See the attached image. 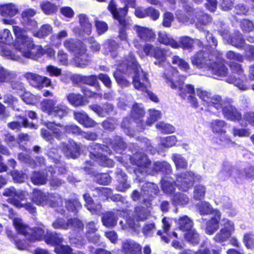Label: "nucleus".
<instances>
[{
  "mask_svg": "<svg viewBox=\"0 0 254 254\" xmlns=\"http://www.w3.org/2000/svg\"><path fill=\"white\" fill-rule=\"evenodd\" d=\"M164 77L167 83L172 88L179 87V95L184 99H188L189 103L194 108L198 107L197 99L194 96L195 90L190 84H186L182 87L179 86L184 82L185 76L179 75V71L172 66H169L164 72Z\"/></svg>",
  "mask_w": 254,
  "mask_h": 254,
  "instance_id": "f257e3e1",
  "label": "nucleus"
},
{
  "mask_svg": "<svg viewBox=\"0 0 254 254\" xmlns=\"http://www.w3.org/2000/svg\"><path fill=\"white\" fill-rule=\"evenodd\" d=\"M13 30L16 36L13 46L23 57L34 59L36 56L42 54V47L34 45L31 38L26 35L24 30L19 26H13Z\"/></svg>",
  "mask_w": 254,
  "mask_h": 254,
  "instance_id": "f03ea898",
  "label": "nucleus"
},
{
  "mask_svg": "<svg viewBox=\"0 0 254 254\" xmlns=\"http://www.w3.org/2000/svg\"><path fill=\"white\" fill-rule=\"evenodd\" d=\"M127 63L125 64V66L127 64V71L129 73L132 71V84L134 87L142 92H145L150 86V84L147 77L148 74L140 68L134 56L130 53L128 58H126Z\"/></svg>",
  "mask_w": 254,
  "mask_h": 254,
  "instance_id": "7ed1b4c3",
  "label": "nucleus"
},
{
  "mask_svg": "<svg viewBox=\"0 0 254 254\" xmlns=\"http://www.w3.org/2000/svg\"><path fill=\"white\" fill-rule=\"evenodd\" d=\"M212 56L203 51H199L191 57L193 65L199 68L207 67L212 73L218 76H225L227 73V68L224 64L220 62L213 63Z\"/></svg>",
  "mask_w": 254,
  "mask_h": 254,
  "instance_id": "20e7f679",
  "label": "nucleus"
},
{
  "mask_svg": "<svg viewBox=\"0 0 254 254\" xmlns=\"http://www.w3.org/2000/svg\"><path fill=\"white\" fill-rule=\"evenodd\" d=\"M64 47L69 52L74 53L72 64L76 67L84 68L88 65L90 57L86 53V48L81 41L72 38L65 39Z\"/></svg>",
  "mask_w": 254,
  "mask_h": 254,
  "instance_id": "39448f33",
  "label": "nucleus"
},
{
  "mask_svg": "<svg viewBox=\"0 0 254 254\" xmlns=\"http://www.w3.org/2000/svg\"><path fill=\"white\" fill-rule=\"evenodd\" d=\"M134 158L135 164L138 167V170L142 173L154 175L155 173L160 171L168 174L172 171L171 165L166 162H155L151 167L150 161L144 154H135Z\"/></svg>",
  "mask_w": 254,
  "mask_h": 254,
  "instance_id": "423d86ee",
  "label": "nucleus"
},
{
  "mask_svg": "<svg viewBox=\"0 0 254 254\" xmlns=\"http://www.w3.org/2000/svg\"><path fill=\"white\" fill-rule=\"evenodd\" d=\"M41 109L49 116L60 119L66 116L69 110V108L64 104L57 105V101L53 99L44 100L41 103Z\"/></svg>",
  "mask_w": 254,
  "mask_h": 254,
  "instance_id": "0eeeda50",
  "label": "nucleus"
},
{
  "mask_svg": "<svg viewBox=\"0 0 254 254\" xmlns=\"http://www.w3.org/2000/svg\"><path fill=\"white\" fill-rule=\"evenodd\" d=\"M32 200L37 205H49L52 207L58 206L59 203L62 201L58 194L44 193L38 190H33Z\"/></svg>",
  "mask_w": 254,
  "mask_h": 254,
  "instance_id": "6e6552de",
  "label": "nucleus"
},
{
  "mask_svg": "<svg viewBox=\"0 0 254 254\" xmlns=\"http://www.w3.org/2000/svg\"><path fill=\"white\" fill-rule=\"evenodd\" d=\"M90 152V157L92 159H96L103 166H112L113 165V161L105 156L103 153L105 151L109 154L110 153V149L109 147L101 145L95 143H92L89 148Z\"/></svg>",
  "mask_w": 254,
  "mask_h": 254,
  "instance_id": "1a4fd4ad",
  "label": "nucleus"
},
{
  "mask_svg": "<svg viewBox=\"0 0 254 254\" xmlns=\"http://www.w3.org/2000/svg\"><path fill=\"white\" fill-rule=\"evenodd\" d=\"M185 17L186 19L182 20L184 22L190 23L195 22L196 26L198 29H201L200 25H205L211 20L207 14H204L202 11L191 8L187 10Z\"/></svg>",
  "mask_w": 254,
  "mask_h": 254,
  "instance_id": "9d476101",
  "label": "nucleus"
},
{
  "mask_svg": "<svg viewBox=\"0 0 254 254\" xmlns=\"http://www.w3.org/2000/svg\"><path fill=\"white\" fill-rule=\"evenodd\" d=\"M120 0L126 4L123 8L117 9L115 2L114 0H111L109 4L108 9L112 14L113 17L118 20L121 24L124 25L125 23L124 18L128 10L127 5L134 7L135 5V0Z\"/></svg>",
  "mask_w": 254,
  "mask_h": 254,
  "instance_id": "9b49d317",
  "label": "nucleus"
},
{
  "mask_svg": "<svg viewBox=\"0 0 254 254\" xmlns=\"http://www.w3.org/2000/svg\"><path fill=\"white\" fill-rule=\"evenodd\" d=\"M200 179L199 175H195L192 172L187 171L177 176L175 184L180 190L187 191L192 187L194 181H198Z\"/></svg>",
  "mask_w": 254,
  "mask_h": 254,
  "instance_id": "f8f14e48",
  "label": "nucleus"
},
{
  "mask_svg": "<svg viewBox=\"0 0 254 254\" xmlns=\"http://www.w3.org/2000/svg\"><path fill=\"white\" fill-rule=\"evenodd\" d=\"M221 229L214 237V240L219 243L226 242L228 240L235 231L234 223L226 218L221 220Z\"/></svg>",
  "mask_w": 254,
  "mask_h": 254,
  "instance_id": "ddd939ff",
  "label": "nucleus"
},
{
  "mask_svg": "<svg viewBox=\"0 0 254 254\" xmlns=\"http://www.w3.org/2000/svg\"><path fill=\"white\" fill-rule=\"evenodd\" d=\"M52 226L54 229L64 230H79L83 228L82 222L76 218L65 220L62 218H58L53 222Z\"/></svg>",
  "mask_w": 254,
  "mask_h": 254,
  "instance_id": "4468645a",
  "label": "nucleus"
},
{
  "mask_svg": "<svg viewBox=\"0 0 254 254\" xmlns=\"http://www.w3.org/2000/svg\"><path fill=\"white\" fill-rule=\"evenodd\" d=\"M143 52L147 56L153 57L156 61L155 64H160L165 62L167 58V50L158 46L146 44L143 48Z\"/></svg>",
  "mask_w": 254,
  "mask_h": 254,
  "instance_id": "2eb2a0df",
  "label": "nucleus"
},
{
  "mask_svg": "<svg viewBox=\"0 0 254 254\" xmlns=\"http://www.w3.org/2000/svg\"><path fill=\"white\" fill-rule=\"evenodd\" d=\"M2 209V213L4 215L8 216V217L12 220L13 224L17 232H25V230H28L27 227L24 225L22 220L18 216V215L14 213L12 208L5 204H2L0 205Z\"/></svg>",
  "mask_w": 254,
  "mask_h": 254,
  "instance_id": "dca6fc26",
  "label": "nucleus"
},
{
  "mask_svg": "<svg viewBox=\"0 0 254 254\" xmlns=\"http://www.w3.org/2000/svg\"><path fill=\"white\" fill-rule=\"evenodd\" d=\"M24 77L32 86L39 89H41L44 86L47 87L51 85L50 79L35 73L27 72L24 74Z\"/></svg>",
  "mask_w": 254,
  "mask_h": 254,
  "instance_id": "f3484780",
  "label": "nucleus"
},
{
  "mask_svg": "<svg viewBox=\"0 0 254 254\" xmlns=\"http://www.w3.org/2000/svg\"><path fill=\"white\" fill-rule=\"evenodd\" d=\"M149 214V211L146 208L137 207L135 208L133 218L129 217L126 221L130 227L135 229L139 226L138 222L145 220Z\"/></svg>",
  "mask_w": 254,
  "mask_h": 254,
  "instance_id": "a211bd4d",
  "label": "nucleus"
},
{
  "mask_svg": "<svg viewBox=\"0 0 254 254\" xmlns=\"http://www.w3.org/2000/svg\"><path fill=\"white\" fill-rule=\"evenodd\" d=\"M24 225L28 228V230H25V232H18L23 235L25 238L29 242H33L36 241L41 240L45 235L44 230L40 228H35L34 229H31L29 227L24 224Z\"/></svg>",
  "mask_w": 254,
  "mask_h": 254,
  "instance_id": "6ab92c4d",
  "label": "nucleus"
},
{
  "mask_svg": "<svg viewBox=\"0 0 254 254\" xmlns=\"http://www.w3.org/2000/svg\"><path fill=\"white\" fill-rule=\"evenodd\" d=\"M124 211L117 210L115 212H107L104 213L102 217V222L104 226L108 228H112L117 224L118 216Z\"/></svg>",
  "mask_w": 254,
  "mask_h": 254,
  "instance_id": "aec40b11",
  "label": "nucleus"
},
{
  "mask_svg": "<svg viewBox=\"0 0 254 254\" xmlns=\"http://www.w3.org/2000/svg\"><path fill=\"white\" fill-rule=\"evenodd\" d=\"M137 37L142 41H149L155 38V34L152 29L146 27L135 25L133 28Z\"/></svg>",
  "mask_w": 254,
  "mask_h": 254,
  "instance_id": "412c9836",
  "label": "nucleus"
},
{
  "mask_svg": "<svg viewBox=\"0 0 254 254\" xmlns=\"http://www.w3.org/2000/svg\"><path fill=\"white\" fill-rule=\"evenodd\" d=\"M214 216L207 223L205 229L206 233L209 235H212L219 228V222L221 218V213L218 210L213 211Z\"/></svg>",
  "mask_w": 254,
  "mask_h": 254,
  "instance_id": "4be33fe9",
  "label": "nucleus"
},
{
  "mask_svg": "<svg viewBox=\"0 0 254 254\" xmlns=\"http://www.w3.org/2000/svg\"><path fill=\"white\" fill-rule=\"evenodd\" d=\"M62 150L67 157L75 158L80 150L79 146L73 141H69L68 144H62Z\"/></svg>",
  "mask_w": 254,
  "mask_h": 254,
  "instance_id": "5701e85b",
  "label": "nucleus"
},
{
  "mask_svg": "<svg viewBox=\"0 0 254 254\" xmlns=\"http://www.w3.org/2000/svg\"><path fill=\"white\" fill-rule=\"evenodd\" d=\"M19 12L17 5L13 3L0 4V15L2 16L12 17Z\"/></svg>",
  "mask_w": 254,
  "mask_h": 254,
  "instance_id": "b1692460",
  "label": "nucleus"
},
{
  "mask_svg": "<svg viewBox=\"0 0 254 254\" xmlns=\"http://www.w3.org/2000/svg\"><path fill=\"white\" fill-rule=\"evenodd\" d=\"M126 58H128V55L125 57L124 61L120 64L118 69L114 73L116 81L122 86H127L130 84L129 82L125 79L122 75H120L119 73L120 71H122L124 72H126L127 73L129 74V73L127 71V64L125 66V64L127 63V62L126 61ZM132 71L129 73V74L132 73Z\"/></svg>",
  "mask_w": 254,
  "mask_h": 254,
  "instance_id": "393cba45",
  "label": "nucleus"
},
{
  "mask_svg": "<svg viewBox=\"0 0 254 254\" xmlns=\"http://www.w3.org/2000/svg\"><path fill=\"white\" fill-rule=\"evenodd\" d=\"M122 249L125 254H137L140 252L141 247L132 240H126L123 243Z\"/></svg>",
  "mask_w": 254,
  "mask_h": 254,
  "instance_id": "a878e982",
  "label": "nucleus"
},
{
  "mask_svg": "<svg viewBox=\"0 0 254 254\" xmlns=\"http://www.w3.org/2000/svg\"><path fill=\"white\" fill-rule=\"evenodd\" d=\"M142 191L143 193L142 195L148 196V199H150V197H153L159 192V188L158 186L152 183L147 182L145 183L142 186Z\"/></svg>",
  "mask_w": 254,
  "mask_h": 254,
  "instance_id": "bb28decb",
  "label": "nucleus"
},
{
  "mask_svg": "<svg viewBox=\"0 0 254 254\" xmlns=\"http://www.w3.org/2000/svg\"><path fill=\"white\" fill-rule=\"evenodd\" d=\"M158 39L160 43L169 45L173 48L177 49L180 47L179 44L168 35L165 32L159 33Z\"/></svg>",
  "mask_w": 254,
  "mask_h": 254,
  "instance_id": "cd10ccee",
  "label": "nucleus"
},
{
  "mask_svg": "<svg viewBox=\"0 0 254 254\" xmlns=\"http://www.w3.org/2000/svg\"><path fill=\"white\" fill-rule=\"evenodd\" d=\"M178 227L180 230L187 232L193 229V222L187 216H183L178 219Z\"/></svg>",
  "mask_w": 254,
  "mask_h": 254,
  "instance_id": "c85d7f7f",
  "label": "nucleus"
},
{
  "mask_svg": "<svg viewBox=\"0 0 254 254\" xmlns=\"http://www.w3.org/2000/svg\"><path fill=\"white\" fill-rule=\"evenodd\" d=\"M89 108L100 116H105L113 111V107L110 104H106L101 107L97 105H90Z\"/></svg>",
  "mask_w": 254,
  "mask_h": 254,
  "instance_id": "c756f323",
  "label": "nucleus"
},
{
  "mask_svg": "<svg viewBox=\"0 0 254 254\" xmlns=\"http://www.w3.org/2000/svg\"><path fill=\"white\" fill-rule=\"evenodd\" d=\"M180 47L181 46L183 49H189L192 47L193 44H197L199 47L203 45L202 43L198 39H192L188 36H184L180 38Z\"/></svg>",
  "mask_w": 254,
  "mask_h": 254,
  "instance_id": "7c9ffc66",
  "label": "nucleus"
},
{
  "mask_svg": "<svg viewBox=\"0 0 254 254\" xmlns=\"http://www.w3.org/2000/svg\"><path fill=\"white\" fill-rule=\"evenodd\" d=\"M227 82L233 83L237 86L240 90L245 91L249 89V85L247 84V80L245 79V77L241 75V78H238L231 76L227 79Z\"/></svg>",
  "mask_w": 254,
  "mask_h": 254,
  "instance_id": "2f4dec72",
  "label": "nucleus"
},
{
  "mask_svg": "<svg viewBox=\"0 0 254 254\" xmlns=\"http://www.w3.org/2000/svg\"><path fill=\"white\" fill-rule=\"evenodd\" d=\"M0 55L14 61H20L21 59L19 55L12 53L6 45H0Z\"/></svg>",
  "mask_w": 254,
  "mask_h": 254,
  "instance_id": "473e14b6",
  "label": "nucleus"
},
{
  "mask_svg": "<svg viewBox=\"0 0 254 254\" xmlns=\"http://www.w3.org/2000/svg\"><path fill=\"white\" fill-rule=\"evenodd\" d=\"M44 240L47 244L57 245L58 246H60L63 241L61 234L57 233H47L44 237Z\"/></svg>",
  "mask_w": 254,
  "mask_h": 254,
  "instance_id": "72a5a7b5",
  "label": "nucleus"
},
{
  "mask_svg": "<svg viewBox=\"0 0 254 254\" xmlns=\"http://www.w3.org/2000/svg\"><path fill=\"white\" fill-rule=\"evenodd\" d=\"M67 36L68 33L66 30H62L56 34L51 35L50 40L52 45L55 47L59 48L62 44L61 40Z\"/></svg>",
  "mask_w": 254,
  "mask_h": 254,
  "instance_id": "f704fd0d",
  "label": "nucleus"
},
{
  "mask_svg": "<svg viewBox=\"0 0 254 254\" xmlns=\"http://www.w3.org/2000/svg\"><path fill=\"white\" fill-rule=\"evenodd\" d=\"M227 103L223 100L219 95H214L211 96L207 105L209 107H214L217 110H222L224 106Z\"/></svg>",
  "mask_w": 254,
  "mask_h": 254,
  "instance_id": "c9c22d12",
  "label": "nucleus"
},
{
  "mask_svg": "<svg viewBox=\"0 0 254 254\" xmlns=\"http://www.w3.org/2000/svg\"><path fill=\"white\" fill-rule=\"evenodd\" d=\"M52 31V26L50 24H46L41 26L38 31H34L33 34L35 37L42 38L48 36Z\"/></svg>",
  "mask_w": 254,
  "mask_h": 254,
  "instance_id": "e433bc0d",
  "label": "nucleus"
},
{
  "mask_svg": "<svg viewBox=\"0 0 254 254\" xmlns=\"http://www.w3.org/2000/svg\"><path fill=\"white\" fill-rule=\"evenodd\" d=\"M78 17L79 21L82 30L87 35H90L91 33L92 25L89 22L88 18L83 14H79Z\"/></svg>",
  "mask_w": 254,
  "mask_h": 254,
  "instance_id": "4c0bfd02",
  "label": "nucleus"
},
{
  "mask_svg": "<svg viewBox=\"0 0 254 254\" xmlns=\"http://www.w3.org/2000/svg\"><path fill=\"white\" fill-rule=\"evenodd\" d=\"M40 7L42 11L47 15L55 13L58 10V6L49 1L42 2Z\"/></svg>",
  "mask_w": 254,
  "mask_h": 254,
  "instance_id": "58836bf2",
  "label": "nucleus"
},
{
  "mask_svg": "<svg viewBox=\"0 0 254 254\" xmlns=\"http://www.w3.org/2000/svg\"><path fill=\"white\" fill-rule=\"evenodd\" d=\"M173 160L177 169H185L188 166V162L181 155L174 154L172 155Z\"/></svg>",
  "mask_w": 254,
  "mask_h": 254,
  "instance_id": "ea45409f",
  "label": "nucleus"
},
{
  "mask_svg": "<svg viewBox=\"0 0 254 254\" xmlns=\"http://www.w3.org/2000/svg\"><path fill=\"white\" fill-rule=\"evenodd\" d=\"M225 123L222 120H215L211 123V128L213 132L215 133H225Z\"/></svg>",
  "mask_w": 254,
  "mask_h": 254,
  "instance_id": "a19ab883",
  "label": "nucleus"
},
{
  "mask_svg": "<svg viewBox=\"0 0 254 254\" xmlns=\"http://www.w3.org/2000/svg\"><path fill=\"white\" fill-rule=\"evenodd\" d=\"M31 180L35 185H44L47 182V175L44 173L34 172L31 177Z\"/></svg>",
  "mask_w": 254,
  "mask_h": 254,
  "instance_id": "79ce46f5",
  "label": "nucleus"
},
{
  "mask_svg": "<svg viewBox=\"0 0 254 254\" xmlns=\"http://www.w3.org/2000/svg\"><path fill=\"white\" fill-rule=\"evenodd\" d=\"M162 189L167 195H174L175 186L173 182H171L169 179H163L161 181Z\"/></svg>",
  "mask_w": 254,
  "mask_h": 254,
  "instance_id": "37998d69",
  "label": "nucleus"
},
{
  "mask_svg": "<svg viewBox=\"0 0 254 254\" xmlns=\"http://www.w3.org/2000/svg\"><path fill=\"white\" fill-rule=\"evenodd\" d=\"M83 198L86 203L87 208L92 213H97L99 211L101 208L100 204H98L94 208V205L93 204V200L88 193H85L83 195Z\"/></svg>",
  "mask_w": 254,
  "mask_h": 254,
  "instance_id": "c03bdc74",
  "label": "nucleus"
},
{
  "mask_svg": "<svg viewBox=\"0 0 254 254\" xmlns=\"http://www.w3.org/2000/svg\"><path fill=\"white\" fill-rule=\"evenodd\" d=\"M185 239L192 245L197 244L200 239L198 233L194 229L186 232L185 234Z\"/></svg>",
  "mask_w": 254,
  "mask_h": 254,
  "instance_id": "a18cd8bd",
  "label": "nucleus"
},
{
  "mask_svg": "<svg viewBox=\"0 0 254 254\" xmlns=\"http://www.w3.org/2000/svg\"><path fill=\"white\" fill-rule=\"evenodd\" d=\"M7 201L17 207H24L30 213L34 214L36 212V208L31 203L23 204L15 198L12 199L8 198Z\"/></svg>",
  "mask_w": 254,
  "mask_h": 254,
  "instance_id": "49530a36",
  "label": "nucleus"
},
{
  "mask_svg": "<svg viewBox=\"0 0 254 254\" xmlns=\"http://www.w3.org/2000/svg\"><path fill=\"white\" fill-rule=\"evenodd\" d=\"M66 97L68 102L74 106H79L84 105L83 97L79 94L69 93Z\"/></svg>",
  "mask_w": 254,
  "mask_h": 254,
  "instance_id": "de8ad7c7",
  "label": "nucleus"
},
{
  "mask_svg": "<svg viewBox=\"0 0 254 254\" xmlns=\"http://www.w3.org/2000/svg\"><path fill=\"white\" fill-rule=\"evenodd\" d=\"M116 151L121 153L120 150L125 149L126 148V144L119 136H116L114 140L112 141L110 145Z\"/></svg>",
  "mask_w": 254,
  "mask_h": 254,
  "instance_id": "09e8293b",
  "label": "nucleus"
},
{
  "mask_svg": "<svg viewBox=\"0 0 254 254\" xmlns=\"http://www.w3.org/2000/svg\"><path fill=\"white\" fill-rule=\"evenodd\" d=\"M172 62L173 64L178 66L182 70L188 71L190 68L189 64L184 59L179 56H174L172 57Z\"/></svg>",
  "mask_w": 254,
  "mask_h": 254,
  "instance_id": "8fccbe9b",
  "label": "nucleus"
},
{
  "mask_svg": "<svg viewBox=\"0 0 254 254\" xmlns=\"http://www.w3.org/2000/svg\"><path fill=\"white\" fill-rule=\"evenodd\" d=\"M65 204L66 209L68 211L73 213H76L77 210L81 207L80 203L76 199L72 200H65Z\"/></svg>",
  "mask_w": 254,
  "mask_h": 254,
  "instance_id": "3c124183",
  "label": "nucleus"
},
{
  "mask_svg": "<svg viewBox=\"0 0 254 254\" xmlns=\"http://www.w3.org/2000/svg\"><path fill=\"white\" fill-rule=\"evenodd\" d=\"M14 77V74L0 66V84L10 81Z\"/></svg>",
  "mask_w": 254,
  "mask_h": 254,
  "instance_id": "603ef678",
  "label": "nucleus"
},
{
  "mask_svg": "<svg viewBox=\"0 0 254 254\" xmlns=\"http://www.w3.org/2000/svg\"><path fill=\"white\" fill-rule=\"evenodd\" d=\"M156 127L162 133H171L175 131V128L173 126L163 122L157 123L156 125Z\"/></svg>",
  "mask_w": 254,
  "mask_h": 254,
  "instance_id": "864d4df0",
  "label": "nucleus"
},
{
  "mask_svg": "<svg viewBox=\"0 0 254 254\" xmlns=\"http://www.w3.org/2000/svg\"><path fill=\"white\" fill-rule=\"evenodd\" d=\"M198 209L201 215H207L212 213L213 214V210L211 205L205 201L199 203L198 205Z\"/></svg>",
  "mask_w": 254,
  "mask_h": 254,
  "instance_id": "5fc2aeb1",
  "label": "nucleus"
},
{
  "mask_svg": "<svg viewBox=\"0 0 254 254\" xmlns=\"http://www.w3.org/2000/svg\"><path fill=\"white\" fill-rule=\"evenodd\" d=\"M44 125L49 129L53 131L55 136L57 138H60L61 136V130L59 127H62L60 124H56L54 122H45Z\"/></svg>",
  "mask_w": 254,
  "mask_h": 254,
  "instance_id": "6e6d98bb",
  "label": "nucleus"
},
{
  "mask_svg": "<svg viewBox=\"0 0 254 254\" xmlns=\"http://www.w3.org/2000/svg\"><path fill=\"white\" fill-rule=\"evenodd\" d=\"M206 192L204 186L198 185L196 186L193 190V198L196 200H201L203 198Z\"/></svg>",
  "mask_w": 254,
  "mask_h": 254,
  "instance_id": "4d7b16f0",
  "label": "nucleus"
},
{
  "mask_svg": "<svg viewBox=\"0 0 254 254\" xmlns=\"http://www.w3.org/2000/svg\"><path fill=\"white\" fill-rule=\"evenodd\" d=\"M97 78V77L95 75L84 76L83 83L93 86L97 90H99L100 87Z\"/></svg>",
  "mask_w": 254,
  "mask_h": 254,
  "instance_id": "13d9d810",
  "label": "nucleus"
},
{
  "mask_svg": "<svg viewBox=\"0 0 254 254\" xmlns=\"http://www.w3.org/2000/svg\"><path fill=\"white\" fill-rule=\"evenodd\" d=\"M145 114L143 109L138 104H134L132 109L131 116L134 120H139Z\"/></svg>",
  "mask_w": 254,
  "mask_h": 254,
  "instance_id": "bf43d9fd",
  "label": "nucleus"
},
{
  "mask_svg": "<svg viewBox=\"0 0 254 254\" xmlns=\"http://www.w3.org/2000/svg\"><path fill=\"white\" fill-rule=\"evenodd\" d=\"M12 41V36L10 31L4 29L0 32V42L9 44Z\"/></svg>",
  "mask_w": 254,
  "mask_h": 254,
  "instance_id": "052dcab7",
  "label": "nucleus"
},
{
  "mask_svg": "<svg viewBox=\"0 0 254 254\" xmlns=\"http://www.w3.org/2000/svg\"><path fill=\"white\" fill-rule=\"evenodd\" d=\"M233 46L240 48L243 46L244 44V40L242 35L239 32L235 34V36L232 37L229 42Z\"/></svg>",
  "mask_w": 254,
  "mask_h": 254,
  "instance_id": "680f3d73",
  "label": "nucleus"
},
{
  "mask_svg": "<svg viewBox=\"0 0 254 254\" xmlns=\"http://www.w3.org/2000/svg\"><path fill=\"white\" fill-rule=\"evenodd\" d=\"M149 117L146 121V125L149 126L160 119L161 116V113L159 111L151 109L149 110Z\"/></svg>",
  "mask_w": 254,
  "mask_h": 254,
  "instance_id": "e2e57ef3",
  "label": "nucleus"
},
{
  "mask_svg": "<svg viewBox=\"0 0 254 254\" xmlns=\"http://www.w3.org/2000/svg\"><path fill=\"white\" fill-rule=\"evenodd\" d=\"M228 110L232 112V114H226V118L232 121L239 120L241 118V115L232 105L228 103Z\"/></svg>",
  "mask_w": 254,
  "mask_h": 254,
  "instance_id": "0e129e2a",
  "label": "nucleus"
},
{
  "mask_svg": "<svg viewBox=\"0 0 254 254\" xmlns=\"http://www.w3.org/2000/svg\"><path fill=\"white\" fill-rule=\"evenodd\" d=\"M177 138L175 135H171L161 139V144L166 147H172L177 142Z\"/></svg>",
  "mask_w": 254,
  "mask_h": 254,
  "instance_id": "69168bd1",
  "label": "nucleus"
},
{
  "mask_svg": "<svg viewBox=\"0 0 254 254\" xmlns=\"http://www.w3.org/2000/svg\"><path fill=\"white\" fill-rule=\"evenodd\" d=\"M56 59L59 64L62 65H66L68 64L67 54L63 50H60L58 51Z\"/></svg>",
  "mask_w": 254,
  "mask_h": 254,
  "instance_id": "338daca9",
  "label": "nucleus"
},
{
  "mask_svg": "<svg viewBox=\"0 0 254 254\" xmlns=\"http://www.w3.org/2000/svg\"><path fill=\"white\" fill-rule=\"evenodd\" d=\"M243 242L248 249H252L254 247V235L247 233L244 235Z\"/></svg>",
  "mask_w": 254,
  "mask_h": 254,
  "instance_id": "774afa93",
  "label": "nucleus"
}]
</instances>
